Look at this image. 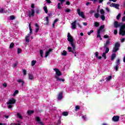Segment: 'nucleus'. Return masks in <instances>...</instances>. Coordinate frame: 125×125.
I'll list each match as a JSON object with an SVG mask.
<instances>
[{
	"mask_svg": "<svg viewBox=\"0 0 125 125\" xmlns=\"http://www.w3.org/2000/svg\"><path fill=\"white\" fill-rule=\"evenodd\" d=\"M29 30H30V34H32L33 33V29H32V27H31V24H29Z\"/></svg>",
	"mask_w": 125,
	"mask_h": 125,
	"instance_id": "40",
	"label": "nucleus"
},
{
	"mask_svg": "<svg viewBox=\"0 0 125 125\" xmlns=\"http://www.w3.org/2000/svg\"><path fill=\"white\" fill-rule=\"evenodd\" d=\"M63 98V93L60 92L59 94L58 95V100H61Z\"/></svg>",
	"mask_w": 125,
	"mask_h": 125,
	"instance_id": "16",
	"label": "nucleus"
},
{
	"mask_svg": "<svg viewBox=\"0 0 125 125\" xmlns=\"http://www.w3.org/2000/svg\"><path fill=\"white\" fill-rule=\"evenodd\" d=\"M114 28H119V27H121V23H119V21H115L114 22Z\"/></svg>",
	"mask_w": 125,
	"mask_h": 125,
	"instance_id": "12",
	"label": "nucleus"
},
{
	"mask_svg": "<svg viewBox=\"0 0 125 125\" xmlns=\"http://www.w3.org/2000/svg\"><path fill=\"white\" fill-rule=\"evenodd\" d=\"M58 20H58V19H56L54 20V23H56V22L58 21Z\"/></svg>",
	"mask_w": 125,
	"mask_h": 125,
	"instance_id": "63",
	"label": "nucleus"
},
{
	"mask_svg": "<svg viewBox=\"0 0 125 125\" xmlns=\"http://www.w3.org/2000/svg\"><path fill=\"white\" fill-rule=\"evenodd\" d=\"M110 6L111 7H115V8H116V9H119V7H120V4H117L116 3H112Z\"/></svg>",
	"mask_w": 125,
	"mask_h": 125,
	"instance_id": "8",
	"label": "nucleus"
},
{
	"mask_svg": "<svg viewBox=\"0 0 125 125\" xmlns=\"http://www.w3.org/2000/svg\"><path fill=\"white\" fill-rule=\"evenodd\" d=\"M76 25H77V21L75 20L73 22L71 23V27L73 30L76 29Z\"/></svg>",
	"mask_w": 125,
	"mask_h": 125,
	"instance_id": "14",
	"label": "nucleus"
},
{
	"mask_svg": "<svg viewBox=\"0 0 125 125\" xmlns=\"http://www.w3.org/2000/svg\"><path fill=\"white\" fill-rule=\"evenodd\" d=\"M77 12L79 16H81L82 18H83V19H85V16L84 15L83 11L81 12V9H78Z\"/></svg>",
	"mask_w": 125,
	"mask_h": 125,
	"instance_id": "5",
	"label": "nucleus"
},
{
	"mask_svg": "<svg viewBox=\"0 0 125 125\" xmlns=\"http://www.w3.org/2000/svg\"><path fill=\"white\" fill-rule=\"evenodd\" d=\"M119 35H121L122 36L125 35V30L120 29Z\"/></svg>",
	"mask_w": 125,
	"mask_h": 125,
	"instance_id": "17",
	"label": "nucleus"
},
{
	"mask_svg": "<svg viewBox=\"0 0 125 125\" xmlns=\"http://www.w3.org/2000/svg\"><path fill=\"white\" fill-rule=\"evenodd\" d=\"M99 9H100V6H98V8L97 9V13H99Z\"/></svg>",
	"mask_w": 125,
	"mask_h": 125,
	"instance_id": "59",
	"label": "nucleus"
},
{
	"mask_svg": "<svg viewBox=\"0 0 125 125\" xmlns=\"http://www.w3.org/2000/svg\"><path fill=\"white\" fill-rule=\"evenodd\" d=\"M67 51L63 50L62 53V55L63 56H66V55H67Z\"/></svg>",
	"mask_w": 125,
	"mask_h": 125,
	"instance_id": "26",
	"label": "nucleus"
},
{
	"mask_svg": "<svg viewBox=\"0 0 125 125\" xmlns=\"http://www.w3.org/2000/svg\"><path fill=\"white\" fill-rule=\"evenodd\" d=\"M45 19L46 21V22L45 23V25H46L47 26H48V25H49V19H48V17H46Z\"/></svg>",
	"mask_w": 125,
	"mask_h": 125,
	"instance_id": "23",
	"label": "nucleus"
},
{
	"mask_svg": "<svg viewBox=\"0 0 125 125\" xmlns=\"http://www.w3.org/2000/svg\"><path fill=\"white\" fill-rule=\"evenodd\" d=\"M21 125L20 123H18V124H11L10 125Z\"/></svg>",
	"mask_w": 125,
	"mask_h": 125,
	"instance_id": "62",
	"label": "nucleus"
},
{
	"mask_svg": "<svg viewBox=\"0 0 125 125\" xmlns=\"http://www.w3.org/2000/svg\"><path fill=\"white\" fill-rule=\"evenodd\" d=\"M105 53H108V52H109V51L110 50V49H109V47H105Z\"/></svg>",
	"mask_w": 125,
	"mask_h": 125,
	"instance_id": "42",
	"label": "nucleus"
},
{
	"mask_svg": "<svg viewBox=\"0 0 125 125\" xmlns=\"http://www.w3.org/2000/svg\"><path fill=\"white\" fill-rule=\"evenodd\" d=\"M67 41L69 42V44H71V46L75 45V44H74V38L71 36L70 33L67 34Z\"/></svg>",
	"mask_w": 125,
	"mask_h": 125,
	"instance_id": "2",
	"label": "nucleus"
},
{
	"mask_svg": "<svg viewBox=\"0 0 125 125\" xmlns=\"http://www.w3.org/2000/svg\"><path fill=\"white\" fill-rule=\"evenodd\" d=\"M120 46H121L120 43H119V42H116L113 48V50L112 51V53H116L117 51H119V50L120 49Z\"/></svg>",
	"mask_w": 125,
	"mask_h": 125,
	"instance_id": "1",
	"label": "nucleus"
},
{
	"mask_svg": "<svg viewBox=\"0 0 125 125\" xmlns=\"http://www.w3.org/2000/svg\"><path fill=\"white\" fill-rule=\"evenodd\" d=\"M57 8H58V9H61V3H58Z\"/></svg>",
	"mask_w": 125,
	"mask_h": 125,
	"instance_id": "43",
	"label": "nucleus"
},
{
	"mask_svg": "<svg viewBox=\"0 0 125 125\" xmlns=\"http://www.w3.org/2000/svg\"><path fill=\"white\" fill-rule=\"evenodd\" d=\"M114 35H117L118 34V30L117 29L114 30Z\"/></svg>",
	"mask_w": 125,
	"mask_h": 125,
	"instance_id": "56",
	"label": "nucleus"
},
{
	"mask_svg": "<svg viewBox=\"0 0 125 125\" xmlns=\"http://www.w3.org/2000/svg\"><path fill=\"white\" fill-rule=\"evenodd\" d=\"M15 19V17L14 16H11L10 17V20H14Z\"/></svg>",
	"mask_w": 125,
	"mask_h": 125,
	"instance_id": "46",
	"label": "nucleus"
},
{
	"mask_svg": "<svg viewBox=\"0 0 125 125\" xmlns=\"http://www.w3.org/2000/svg\"><path fill=\"white\" fill-rule=\"evenodd\" d=\"M34 113H35V111H34V110H28L27 111V114L29 116L32 115V114H34Z\"/></svg>",
	"mask_w": 125,
	"mask_h": 125,
	"instance_id": "22",
	"label": "nucleus"
},
{
	"mask_svg": "<svg viewBox=\"0 0 125 125\" xmlns=\"http://www.w3.org/2000/svg\"><path fill=\"white\" fill-rule=\"evenodd\" d=\"M116 53H113L111 55V61H113V60H114V59H115V58H116Z\"/></svg>",
	"mask_w": 125,
	"mask_h": 125,
	"instance_id": "20",
	"label": "nucleus"
},
{
	"mask_svg": "<svg viewBox=\"0 0 125 125\" xmlns=\"http://www.w3.org/2000/svg\"><path fill=\"white\" fill-rule=\"evenodd\" d=\"M109 38V36H108V35L106 34L105 35H104V39H108Z\"/></svg>",
	"mask_w": 125,
	"mask_h": 125,
	"instance_id": "55",
	"label": "nucleus"
},
{
	"mask_svg": "<svg viewBox=\"0 0 125 125\" xmlns=\"http://www.w3.org/2000/svg\"><path fill=\"white\" fill-rule=\"evenodd\" d=\"M14 47V43L11 42L9 48L11 49V48H13Z\"/></svg>",
	"mask_w": 125,
	"mask_h": 125,
	"instance_id": "34",
	"label": "nucleus"
},
{
	"mask_svg": "<svg viewBox=\"0 0 125 125\" xmlns=\"http://www.w3.org/2000/svg\"><path fill=\"white\" fill-rule=\"evenodd\" d=\"M125 23H124L123 25H121L120 30H125Z\"/></svg>",
	"mask_w": 125,
	"mask_h": 125,
	"instance_id": "35",
	"label": "nucleus"
},
{
	"mask_svg": "<svg viewBox=\"0 0 125 125\" xmlns=\"http://www.w3.org/2000/svg\"><path fill=\"white\" fill-rule=\"evenodd\" d=\"M101 18L103 21H104L105 20V16L104 15H102L101 16Z\"/></svg>",
	"mask_w": 125,
	"mask_h": 125,
	"instance_id": "37",
	"label": "nucleus"
},
{
	"mask_svg": "<svg viewBox=\"0 0 125 125\" xmlns=\"http://www.w3.org/2000/svg\"><path fill=\"white\" fill-rule=\"evenodd\" d=\"M100 31H97V38H101V35H100Z\"/></svg>",
	"mask_w": 125,
	"mask_h": 125,
	"instance_id": "36",
	"label": "nucleus"
},
{
	"mask_svg": "<svg viewBox=\"0 0 125 125\" xmlns=\"http://www.w3.org/2000/svg\"><path fill=\"white\" fill-rule=\"evenodd\" d=\"M55 79H56V80L58 82H65V79L57 77V76H54Z\"/></svg>",
	"mask_w": 125,
	"mask_h": 125,
	"instance_id": "13",
	"label": "nucleus"
},
{
	"mask_svg": "<svg viewBox=\"0 0 125 125\" xmlns=\"http://www.w3.org/2000/svg\"><path fill=\"white\" fill-rule=\"evenodd\" d=\"M47 3H51V1L50 0H46Z\"/></svg>",
	"mask_w": 125,
	"mask_h": 125,
	"instance_id": "61",
	"label": "nucleus"
},
{
	"mask_svg": "<svg viewBox=\"0 0 125 125\" xmlns=\"http://www.w3.org/2000/svg\"><path fill=\"white\" fill-rule=\"evenodd\" d=\"M122 21H125V16L123 17Z\"/></svg>",
	"mask_w": 125,
	"mask_h": 125,
	"instance_id": "64",
	"label": "nucleus"
},
{
	"mask_svg": "<svg viewBox=\"0 0 125 125\" xmlns=\"http://www.w3.org/2000/svg\"><path fill=\"white\" fill-rule=\"evenodd\" d=\"M16 102V100H15L14 98H12L10 100H9V101L6 103L7 105H10L11 104H15V103Z\"/></svg>",
	"mask_w": 125,
	"mask_h": 125,
	"instance_id": "7",
	"label": "nucleus"
},
{
	"mask_svg": "<svg viewBox=\"0 0 125 125\" xmlns=\"http://www.w3.org/2000/svg\"><path fill=\"white\" fill-rule=\"evenodd\" d=\"M4 9L3 8L0 9V13H3Z\"/></svg>",
	"mask_w": 125,
	"mask_h": 125,
	"instance_id": "51",
	"label": "nucleus"
},
{
	"mask_svg": "<svg viewBox=\"0 0 125 125\" xmlns=\"http://www.w3.org/2000/svg\"><path fill=\"white\" fill-rule=\"evenodd\" d=\"M114 69H115V71H116V72H117V71H118V70H119V65H116L115 66V67Z\"/></svg>",
	"mask_w": 125,
	"mask_h": 125,
	"instance_id": "47",
	"label": "nucleus"
},
{
	"mask_svg": "<svg viewBox=\"0 0 125 125\" xmlns=\"http://www.w3.org/2000/svg\"><path fill=\"white\" fill-rule=\"evenodd\" d=\"M102 56L104 58V59H106V58H107V57L106 56V53L105 52L103 53Z\"/></svg>",
	"mask_w": 125,
	"mask_h": 125,
	"instance_id": "44",
	"label": "nucleus"
},
{
	"mask_svg": "<svg viewBox=\"0 0 125 125\" xmlns=\"http://www.w3.org/2000/svg\"><path fill=\"white\" fill-rule=\"evenodd\" d=\"M110 43H111V42H110V40H107L105 43L104 44V48L108 47V46L110 45Z\"/></svg>",
	"mask_w": 125,
	"mask_h": 125,
	"instance_id": "11",
	"label": "nucleus"
},
{
	"mask_svg": "<svg viewBox=\"0 0 125 125\" xmlns=\"http://www.w3.org/2000/svg\"><path fill=\"white\" fill-rule=\"evenodd\" d=\"M100 12L101 13V14H102V15H103V14H104V13H105V11H104V10L103 9H102L100 10Z\"/></svg>",
	"mask_w": 125,
	"mask_h": 125,
	"instance_id": "39",
	"label": "nucleus"
},
{
	"mask_svg": "<svg viewBox=\"0 0 125 125\" xmlns=\"http://www.w3.org/2000/svg\"><path fill=\"white\" fill-rule=\"evenodd\" d=\"M80 109V105H76L75 106V111H78V110H79Z\"/></svg>",
	"mask_w": 125,
	"mask_h": 125,
	"instance_id": "50",
	"label": "nucleus"
},
{
	"mask_svg": "<svg viewBox=\"0 0 125 125\" xmlns=\"http://www.w3.org/2000/svg\"><path fill=\"white\" fill-rule=\"evenodd\" d=\"M17 117H18V118H19V119H23V117H22V116H21V114H20V113H18L17 114Z\"/></svg>",
	"mask_w": 125,
	"mask_h": 125,
	"instance_id": "32",
	"label": "nucleus"
},
{
	"mask_svg": "<svg viewBox=\"0 0 125 125\" xmlns=\"http://www.w3.org/2000/svg\"><path fill=\"white\" fill-rule=\"evenodd\" d=\"M113 122H119L120 120V116H114L112 119Z\"/></svg>",
	"mask_w": 125,
	"mask_h": 125,
	"instance_id": "10",
	"label": "nucleus"
},
{
	"mask_svg": "<svg viewBox=\"0 0 125 125\" xmlns=\"http://www.w3.org/2000/svg\"><path fill=\"white\" fill-rule=\"evenodd\" d=\"M36 13L37 14H40V10L39 9H36Z\"/></svg>",
	"mask_w": 125,
	"mask_h": 125,
	"instance_id": "58",
	"label": "nucleus"
},
{
	"mask_svg": "<svg viewBox=\"0 0 125 125\" xmlns=\"http://www.w3.org/2000/svg\"><path fill=\"white\" fill-rule=\"evenodd\" d=\"M72 48L70 46L67 47V49L68 50V52H71L72 53H76V46L75 45H73V46H72Z\"/></svg>",
	"mask_w": 125,
	"mask_h": 125,
	"instance_id": "4",
	"label": "nucleus"
},
{
	"mask_svg": "<svg viewBox=\"0 0 125 125\" xmlns=\"http://www.w3.org/2000/svg\"><path fill=\"white\" fill-rule=\"evenodd\" d=\"M43 9L46 14L48 13V10L47 9V7L45 6L43 7Z\"/></svg>",
	"mask_w": 125,
	"mask_h": 125,
	"instance_id": "21",
	"label": "nucleus"
},
{
	"mask_svg": "<svg viewBox=\"0 0 125 125\" xmlns=\"http://www.w3.org/2000/svg\"><path fill=\"white\" fill-rule=\"evenodd\" d=\"M17 82H18V83H21V86H23V85H24V84H25V82L21 79L18 80Z\"/></svg>",
	"mask_w": 125,
	"mask_h": 125,
	"instance_id": "19",
	"label": "nucleus"
},
{
	"mask_svg": "<svg viewBox=\"0 0 125 125\" xmlns=\"http://www.w3.org/2000/svg\"><path fill=\"white\" fill-rule=\"evenodd\" d=\"M23 72L24 76H26V75H27V71L26 70H23Z\"/></svg>",
	"mask_w": 125,
	"mask_h": 125,
	"instance_id": "53",
	"label": "nucleus"
},
{
	"mask_svg": "<svg viewBox=\"0 0 125 125\" xmlns=\"http://www.w3.org/2000/svg\"><path fill=\"white\" fill-rule=\"evenodd\" d=\"M29 80H33L35 78H34V76L32 74H30L29 75Z\"/></svg>",
	"mask_w": 125,
	"mask_h": 125,
	"instance_id": "25",
	"label": "nucleus"
},
{
	"mask_svg": "<svg viewBox=\"0 0 125 125\" xmlns=\"http://www.w3.org/2000/svg\"><path fill=\"white\" fill-rule=\"evenodd\" d=\"M62 116H64V117H67L68 115H69V113L67 111H64L62 113Z\"/></svg>",
	"mask_w": 125,
	"mask_h": 125,
	"instance_id": "24",
	"label": "nucleus"
},
{
	"mask_svg": "<svg viewBox=\"0 0 125 125\" xmlns=\"http://www.w3.org/2000/svg\"><path fill=\"white\" fill-rule=\"evenodd\" d=\"M31 37V34H28L26 36L25 39H29Z\"/></svg>",
	"mask_w": 125,
	"mask_h": 125,
	"instance_id": "54",
	"label": "nucleus"
},
{
	"mask_svg": "<svg viewBox=\"0 0 125 125\" xmlns=\"http://www.w3.org/2000/svg\"><path fill=\"white\" fill-rule=\"evenodd\" d=\"M36 63H37V61L33 60L31 62L32 66H35V65H36Z\"/></svg>",
	"mask_w": 125,
	"mask_h": 125,
	"instance_id": "27",
	"label": "nucleus"
},
{
	"mask_svg": "<svg viewBox=\"0 0 125 125\" xmlns=\"http://www.w3.org/2000/svg\"><path fill=\"white\" fill-rule=\"evenodd\" d=\"M52 50H53L52 49L50 48L48 51H47L45 52L44 57H45V58H46V57H47V56H48V55H49V53H50V52H51V51H52Z\"/></svg>",
	"mask_w": 125,
	"mask_h": 125,
	"instance_id": "15",
	"label": "nucleus"
},
{
	"mask_svg": "<svg viewBox=\"0 0 125 125\" xmlns=\"http://www.w3.org/2000/svg\"><path fill=\"white\" fill-rule=\"evenodd\" d=\"M121 62V60L120 59H118L116 61V65H120V63Z\"/></svg>",
	"mask_w": 125,
	"mask_h": 125,
	"instance_id": "30",
	"label": "nucleus"
},
{
	"mask_svg": "<svg viewBox=\"0 0 125 125\" xmlns=\"http://www.w3.org/2000/svg\"><path fill=\"white\" fill-rule=\"evenodd\" d=\"M112 80V76H109L108 77L106 78V81L107 82H110V80Z\"/></svg>",
	"mask_w": 125,
	"mask_h": 125,
	"instance_id": "28",
	"label": "nucleus"
},
{
	"mask_svg": "<svg viewBox=\"0 0 125 125\" xmlns=\"http://www.w3.org/2000/svg\"><path fill=\"white\" fill-rule=\"evenodd\" d=\"M18 93H19V91H18V90L15 91V92L13 94V96H15V95H16V94H18Z\"/></svg>",
	"mask_w": 125,
	"mask_h": 125,
	"instance_id": "45",
	"label": "nucleus"
},
{
	"mask_svg": "<svg viewBox=\"0 0 125 125\" xmlns=\"http://www.w3.org/2000/svg\"><path fill=\"white\" fill-rule=\"evenodd\" d=\"M99 54V52H96L95 53V56L96 57H98V55Z\"/></svg>",
	"mask_w": 125,
	"mask_h": 125,
	"instance_id": "57",
	"label": "nucleus"
},
{
	"mask_svg": "<svg viewBox=\"0 0 125 125\" xmlns=\"http://www.w3.org/2000/svg\"><path fill=\"white\" fill-rule=\"evenodd\" d=\"M36 121L37 122V123H38L39 125H44V124H43V123L42 122V120H41V118H40V117H36Z\"/></svg>",
	"mask_w": 125,
	"mask_h": 125,
	"instance_id": "9",
	"label": "nucleus"
},
{
	"mask_svg": "<svg viewBox=\"0 0 125 125\" xmlns=\"http://www.w3.org/2000/svg\"><path fill=\"white\" fill-rule=\"evenodd\" d=\"M82 119H83V120H84V121H85V120H86V115L83 116Z\"/></svg>",
	"mask_w": 125,
	"mask_h": 125,
	"instance_id": "52",
	"label": "nucleus"
},
{
	"mask_svg": "<svg viewBox=\"0 0 125 125\" xmlns=\"http://www.w3.org/2000/svg\"><path fill=\"white\" fill-rule=\"evenodd\" d=\"M43 54V50H40V56L42 58H43V56L42 55Z\"/></svg>",
	"mask_w": 125,
	"mask_h": 125,
	"instance_id": "29",
	"label": "nucleus"
},
{
	"mask_svg": "<svg viewBox=\"0 0 125 125\" xmlns=\"http://www.w3.org/2000/svg\"><path fill=\"white\" fill-rule=\"evenodd\" d=\"M105 28V25H102L99 29L98 30V31H99L100 32H101V31H102V30H103V29H104Z\"/></svg>",
	"mask_w": 125,
	"mask_h": 125,
	"instance_id": "18",
	"label": "nucleus"
},
{
	"mask_svg": "<svg viewBox=\"0 0 125 125\" xmlns=\"http://www.w3.org/2000/svg\"><path fill=\"white\" fill-rule=\"evenodd\" d=\"M100 24V23L98 22H95L94 23L95 27H99Z\"/></svg>",
	"mask_w": 125,
	"mask_h": 125,
	"instance_id": "31",
	"label": "nucleus"
},
{
	"mask_svg": "<svg viewBox=\"0 0 125 125\" xmlns=\"http://www.w3.org/2000/svg\"><path fill=\"white\" fill-rule=\"evenodd\" d=\"M27 13V16L29 18L34 17L35 16V9H32L31 11H28Z\"/></svg>",
	"mask_w": 125,
	"mask_h": 125,
	"instance_id": "3",
	"label": "nucleus"
},
{
	"mask_svg": "<svg viewBox=\"0 0 125 125\" xmlns=\"http://www.w3.org/2000/svg\"><path fill=\"white\" fill-rule=\"evenodd\" d=\"M54 71L56 72V75L57 77H60V76H62V73H61V71L58 68H54Z\"/></svg>",
	"mask_w": 125,
	"mask_h": 125,
	"instance_id": "6",
	"label": "nucleus"
},
{
	"mask_svg": "<svg viewBox=\"0 0 125 125\" xmlns=\"http://www.w3.org/2000/svg\"><path fill=\"white\" fill-rule=\"evenodd\" d=\"M25 41L26 42H30V40H29L28 38H25Z\"/></svg>",
	"mask_w": 125,
	"mask_h": 125,
	"instance_id": "60",
	"label": "nucleus"
},
{
	"mask_svg": "<svg viewBox=\"0 0 125 125\" xmlns=\"http://www.w3.org/2000/svg\"><path fill=\"white\" fill-rule=\"evenodd\" d=\"M22 52V50L21 48H18V54H20V53Z\"/></svg>",
	"mask_w": 125,
	"mask_h": 125,
	"instance_id": "48",
	"label": "nucleus"
},
{
	"mask_svg": "<svg viewBox=\"0 0 125 125\" xmlns=\"http://www.w3.org/2000/svg\"><path fill=\"white\" fill-rule=\"evenodd\" d=\"M64 11L65 12H71V11L72 10L70 9L67 8V9H65Z\"/></svg>",
	"mask_w": 125,
	"mask_h": 125,
	"instance_id": "49",
	"label": "nucleus"
},
{
	"mask_svg": "<svg viewBox=\"0 0 125 125\" xmlns=\"http://www.w3.org/2000/svg\"><path fill=\"white\" fill-rule=\"evenodd\" d=\"M99 16H100V15H99V14H98V13H96V14H95V15H94V17H95V18H96L97 19L98 18H99Z\"/></svg>",
	"mask_w": 125,
	"mask_h": 125,
	"instance_id": "38",
	"label": "nucleus"
},
{
	"mask_svg": "<svg viewBox=\"0 0 125 125\" xmlns=\"http://www.w3.org/2000/svg\"><path fill=\"white\" fill-rule=\"evenodd\" d=\"M121 15H122L121 14V13H119V14L117 16L116 18H117V20H119V19H120V18H121Z\"/></svg>",
	"mask_w": 125,
	"mask_h": 125,
	"instance_id": "41",
	"label": "nucleus"
},
{
	"mask_svg": "<svg viewBox=\"0 0 125 125\" xmlns=\"http://www.w3.org/2000/svg\"><path fill=\"white\" fill-rule=\"evenodd\" d=\"M93 32H94V30H91L87 32V35H88V36H90V35H91Z\"/></svg>",
	"mask_w": 125,
	"mask_h": 125,
	"instance_id": "33",
	"label": "nucleus"
}]
</instances>
